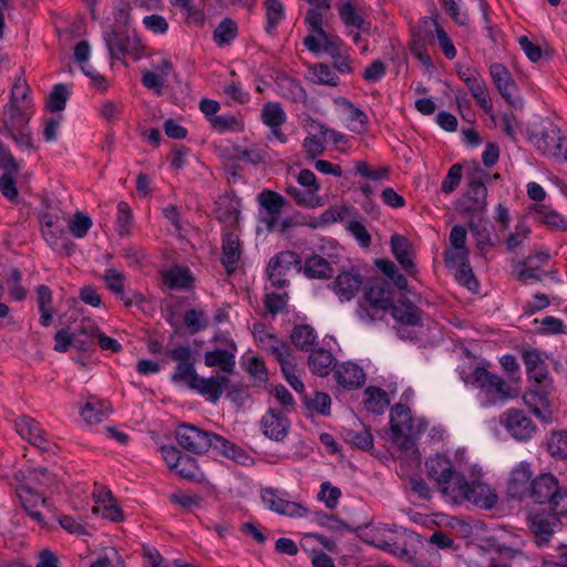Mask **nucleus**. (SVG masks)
<instances>
[{
	"mask_svg": "<svg viewBox=\"0 0 567 567\" xmlns=\"http://www.w3.org/2000/svg\"><path fill=\"white\" fill-rule=\"evenodd\" d=\"M533 475V471L530 465L526 462H522L517 465L511 474L507 484V495L514 499H524L528 497L530 489V482Z\"/></svg>",
	"mask_w": 567,
	"mask_h": 567,
	"instance_id": "f3484780",
	"label": "nucleus"
},
{
	"mask_svg": "<svg viewBox=\"0 0 567 567\" xmlns=\"http://www.w3.org/2000/svg\"><path fill=\"white\" fill-rule=\"evenodd\" d=\"M258 200L272 219H276L280 215L286 204V199L282 195L270 189H264L258 195Z\"/></svg>",
	"mask_w": 567,
	"mask_h": 567,
	"instance_id": "ea45409f",
	"label": "nucleus"
},
{
	"mask_svg": "<svg viewBox=\"0 0 567 567\" xmlns=\"http://www.w3.org/2000/svg\"><path fill=\"white\" fill-rule=\"evenodd\" d=\"M393 305V290L389 284L375 280L363 290V297L358 303L357 316L364 323L381 320Z\"/></svg>",
	"mask_w": 567,
	"mask_h": 567,
	"instance_id": "f03ea898",
	"label": "nucleus"
},
{
	"mask_svg": "<svg viewBox=\"0 0 567 567\" xmlns=\"http://www.w3.org/2000/svg\"><path fill=\"white\" fill-rule=\"evenodd\" d=\"M260 116L267 126H281L287 120L286 112L278 102L265 103Z\"/></svg>",
	"mask_w": 567,
	"mask_h": 567,
	"instance_id": "79ce46f5",
	"label": "nucleus"
},
{
	"mask_svg": "<svg viewBox=\"0 0 567 567\" xmlns=\"http://www.w3.org/2000/svg\"><path fill=\"white\" fill-rule=\"evenodd\" d=\"M111 413V405L107 401H102L95 396H90L81 411V415L86 423L97 424Z\"/></svg>",
	"mask_w": 567,
	"mask_h": 567,
	"instance_id": "c85d7f7f",
	"label": "nucleus"
},
{
	"mask_svg": "<svg viewBox=\"0 0 567 567\" xmlns=\"http://www.w3.org/2000/svg\"><path fill=\"white\" fill-rule=\"evenodd\" d=\"M22 272L18 268H12L7 278L9 293L12 299L22 301L28 295V290L21 285Z\"/></svg>",
	"mask_w": 567,
	"mask_h": 567,
	"instance_id": "603ef678",
	"label": "nucleus"
},
{
	"mask_svg": "<svg viewBox=\"0 0 567 567\" xmlns=\"http://www.w3.org/2000/svg\"><path fill=\"white\" fill-rule=\"evenodd\" d=\"M176 440L178 444L188 452L203 454L210 447L218 451L224 456L244 464L248 458L245 451L225 437L208 431L200 430L190 424H181L176 430Z\"/></svg>",
	"mask_w": 567,
	"mask_h": 567,
	"instance_id": "f257e3e1",
	"label": "nucleus"
},
{
	"mask_svg": "<svg viewBox=\"0 0 567 567\" xmlns=\"http://www.w3.org/2000/svg\"><path fill=\"white\" fill-rule=\"evenodd\" d=\"M429 476L436 482L440 492L449 501L447 488H453L460 484L458 480L464 477L462 473L456 472L452 461L445 455L436 454L430 457L425 463Z\"/></svg>",
	"mask_w": 567,
	"mask_h": 567,
	"instance_id": "423d86ee",
	"label": "nucleus"
},
{
	"mask_svg": "<svg viewBox=\"0 0 567 567\" xmlns=\"http://www.w3.org/2000/svg\"><path fill=\"white\" fill-rule=\"evenodd\" d=\"M363 403L368 411L374 414H382L390 402L384 390L375 386H369L364 390Z\"/></svg>",
	"mask_w": 567,
	"mask_h": 567,
	"instance_id": "c9c22d12",
	"label": "nucleus"
},
{
	"mask_svg": "<svg viewBox=\"0 0 567 567\" xmlns=\"http://www.w3.org/2000/svg\"><path fill=\"white\" fill-rule=\"evenodd\" d=\"M209 122L212 127L218 133L239 130V122L234 115H215L209 117Z\"/></svg>",
	"mask_w": 567,
	"mask_h": 567,
	"instance_id": "680f3d73",
	"label": "nucleus"
},
{
	"mask_svg": "<svg viewBox=\"0 0 567 567\" xmlns=\"http://www.w3.org/2000/svg\"><path fill=\"white\" fill-rule=\"evenodd\" d=\"M260 427L268 439L282 442L289 433L290 421L282 411L271 408L262 415Z\"/></svg>",
	"mask_w": 567,
	"mask_h": 567,
	"instance_id": "4468645a",
	"label": "nucleus"
},
{
	"mask_svg": "<svg viewBox=\"0 0 567 567\" xmlns=\"http://www.w3.org/2000/svg\"><path fill=\"white\" fill-rule=\"evenodd\" d=\"M340 497L341 491L339 487L331 486L329 482H324L321 484L318 498L320 501H323L328 508L333 509L337 506V503Z\"/></svg>",
	"mask_w": 567,
	"mask_h": 567,
	"instance_id": "69168bd1",
	"label": "nucleus"
},
{
	"mask_svg": "<svg viewBox=\"0 0 567 567\" xmlns=\"http://www.w3.org/2000/svg\"><path fill=\"white\" fill-rule=\"evenodd\" d=\"M544 272L542 269H539L538 266H533V259H526L519 264V269L517 270V279L523 284H529L540 280Z\"/></svg>",
	"mask_w": 567,
	"mask_h": 567,
	"instance_id": "13d9d810",
	"label": "nucleus"
},
{
	"mask_svg": "<svg viewBox=\"0 0 567 567\" xmlns=\"http://www.w3.org/2000/svg\"><path fill=\"white\" fill-rule=\"evenodd\" d=\"M458 482L457 486L447 488L449 502L454 504L468 502L483 509H491L497 504V494L487 484L481 481L468 482L465 476L461 477Z\"/></svg>",
	"mask_w": 567,
	"mask_h": 567,
	"instance_id": "7ed1b4c3",
	"label": "nucleus"
},
{
	"mask_svg": "<svg viewBox=\"0 0 567 567\" xmlns=\"http://www.w3.org/2000/svg\"><path fill=\"white\" fill-rule=\"evenodd\" d=\"M91 227L92 219L81 212H76L69 221V230L75 238H83Z\"/></svg>",
	"mask_w": 567,
	"mask_h": 567,
	"instance_id": "6e6d98bb",
	"label": "nucleus"
},
{
	"mask_svg": "<svg viewBox=\"0 0 567 567\" xmlns=\"http://www.w3.org/2000/svg\"><path fill=\"white\" fill-rule=\"evenodd\" d=\"M390 426L392 442L404 451L413 446V441L422 432L420 427L414 429L410 408L401 403L391 409Z\"/></svg>",
	"mask_w": 567,
	"mask_h": 567,
	"instance_id": "39448f33",
	"label": "nucleus"
},
{
	"mask_svg": "<svg viewBox=\"0 0 567 567\" xmlns=\"http://www.w3.org/2000/svg\"><path fill=\"white\" fill-rule=\"evenodd\" d=\"M290 339L296 348L302 351H311L316 344L317 333L309 324H298L292 329Z\"/></svg>",
	"mask_w": 567,
	"mask_h": 567,
	"instance_id": "f704fd0d",
	"label": "nucleus"
},
{
	"mask_svg": "<svg viewBox=\"0 0 567 567\" xmlns=\"http://www.w3.org/2000/svg\"><path fill=\"white\" fill-rule=\"evenodd\" d=\"M499 423L517 441H529L536 433L534 421L519 409H509L499 416Z\"/></svg>",
	"mask_w": 567,
	"mask_h": 567,
	"instance_id": "9d476101",
	"label": "nucleus"
},
{
	"mask_svg": "<svg viewBox=\"0 0 567 567\" xmlns=\"http://www.w3.org/2000/svg\"><path fill=\"white\" fill-rule=\"evenodd\" d=\"M302 403L310 413L330 414L331 398L324 392L316 391L312 395L303 393Z\"/></svg>",
	"mask_w": 567,
	"mask_h": 567,
	"instance_id": "4c0bfd02",
	"label": "nucleus"
},
{
	"mask_svg": "<svg viewBox=\"0 0 567 567\" xmlns=\"http://www.w3.org/2000/svg\"><path fill=\"white\" fill-rule=\"evenodd\" d=\"M338 12L341 21L347 28H355L358 30H368L370 23L359 13L355 4L351 0H346L338 6Z\"/></svg>",
	"mask_w": 567,
	"mask_h": 567,
	"instance_id": "2f4dec72",
	"label": "nucleus"
},
{
	"mask_svg": "<svg viewBox=\"0 0 567 567\" xmlns=\"http://www.w3.org/2000/svg\"><path fill=\"white\" fill-rule=\"evenodd\" d=\"M489 73L499 94L509 105L515 106L517 87L509 71L501 63H493Z\"/></svg>",
	"mask_w": 567,
	"mask_h": 567,
	"instance_id": "6ab92c4d",
	"label": "nucleus"
},
{
	"mask_svg": "<svg viewBox=\"0 0 567 567\" xmlns=\"http://www.w3.org/2000/svg\"><path fill=\"white\" fill-rule=\"evenodd\" d=\"M461 179H462V165L461 164L452 165L447 172V175L445 176L444 181L442 182L441 190L445 194H451L460 185Z\"/></svg>",
	"mask_w": 567,
	"mask_h": 567,
	"instance_id": "e2e57ef3",
	"label": "nucleus"
},
{
	"mask_svg": "<svg viewBox=\"0 0 567 567\" xmlns=\"http://www.w3.org/2000/svg\"><path fill=\"white\" fill-rule=\"evenodd\" d=\"M550 519L555 520L556 516L549 517L542 514H534L528 519L529 529L534 534L538 546L546 544L554 533Z\"/></svg>",
	"mask_w": 567,
	"mask_h": 567,
	"instance_id": "7c9ffc66",
	"label": "nucleus"
},
{
	"mask_svg": "<svg viewBox=\"0 0 567 567\" xmlns=\"http://www.w3.org/2000/svg\"><path fill=\"white\" fill-rule=\"evenodd\" d=\"M388 535H381L379 532H377L373 535L372 544L385 551H389L391 554H398L400 550H402L401 546L396 542V535L393 529H386Z\"/></svg>",
	"mask_w": 567,
	"mask_h": 567,
	"instance_id": "5fc2aeb1",
	"label": "nucleus"
},
{
	"mask_svg": "<svg viewBox=\"0 0 567 567\" xmlns=\"http://www.w3.org/2000/svg\"><path fill=\"white\" fill-rule=\"evenodd\" d=\"M455 279L468 290H476L478 282L473 274L470 262L458 266L455 271Z\"/></svg>",
	"mask_w": 567,
	"mask_h": 567,
	"instance_id": "338daca9",
	"label": "nucleus"
},
{
	"mask_svg": "<svg viewBox=\"0 0 567 567\" xmlns=\"http://www.w3.org/2000/svg\"><path fill=\"white\" fill-rule=\"evenodd\" d=\"M342 439L346 443L350 444L362 451H369L373 446V436L365 426L360 429H343Z\"/></svg>",
	"mask_w": 567,
	"mask_h": 567,
	"instance_id": "72a5a7b5",
	"label": "nucleus"
},
{
	"mask_svg": "<svg viewBox=\"0 0 567 567\" xmlns=\"http://www.w3.org/2000/svg\"><path fill=\"white\" fill-rule=\"evenodd\" d=\"M29 91L30 87L27 80L22 75L17 76L11 87L8 103L32 106V103L28 97Z\"/></svg>",
	"mask_w": 567,
	"mask_h": 567,
	"instance_id": "3c124183",
	"label": "nucleus"
},
{
	"mask_svg": "<svg viewBox=\"0 0 567 567\" xmlns=\"http://www.w3.org/2000/svg\"><path fill=\"white\" fill-rule=\"evenodd\" d=\"M468 227L478 250L484 252L488 250V248L493 247L494 244L492 243L491 234L488 229L481 224V221H474L472 218L468 221Z\"/></svg>",
	"mask_w": 567,
	"mask_h": 567,
	"instance_id": "09e8293b",
	"label": "nucleus"
},
{
	"mask_svg": "<svg viewBox=\"0 0 567 567\" xmlns=\"http://www.w3.org/2000/svg\"><path fill=\"white\" fill-rule=\"evenodd\" d=\"M547 450L556 460L567 458V435L565 431H553L547 439Z\"/></svg>",
	"mask_w": 567,
	"mask_h": 567,
	"instance_id": "a18cd8bd",
	"label": "nucleus"
},
{
	"mask_svg": "<svg viewBox=\"0 0 567 567\" xmlns=\"http://www.w3.org/2000/svg\"><path fill=\"white\" fill-rule=\"evenodd\" d=\"M520 355L526 367L527 375L530 380L542 388H547L550 384L548 371L542 354L529 347H524L520 350Z\"/></svg>",
	"mask_w": 567,
	"mask_h": 567,
	"instance_id": "dca6fc26",
	"label": "nucleus"
},
{
	"mask_svg": "<svg viewBox=\"0 0 567 567\" xmlns=\"http://www.w3.org/2000/svg\"><path fill=\"white\" fill-rule=\"evenodd\" d=\"M205 364L209 368L219 367L225 373L234 371L236 361L234 354L224 349H216L205 353Z\"/></svg>",
	"mask_w": 567,
	"mask_h": 567,
	"instance_id": "e433bc0d",
	"label": "nucleus"
},
{
	"mask_svg": "<svg viewBox=\"0 0 567 567\" xmlns=\"http://www.w3.org/2000/svg\"><path fill=\"white\" fill-rule=\"evenodd\" d=\"M194 384H190V389L197 391L199 394L205 396L208 401L216 403L221 396L224 391H228L227 396L235 399L237 390L230 384V380L226 375H216L210 378L199 377L194 378Z\"/></svg>",
	"mask_w": 567,
	"mask_h": 567,
	"instance_id": "ddd939ff",
	"label": "nucleus"
},
{
	"mask_svg": "<svg viewBox=\"0 0 567 567\" xmlns=\"http://www.w3.org/2000/svg\"><path fill=\"white\" fill-rule=\"evenodd\" d=\"M237 37V24L230 18H225L214 30L213 38L218 47L229 44Z\"/></svg>",
	"mask_w": 567,
	"mask_h": 567,
	"instance_id": "37998d69",
	"label": "nucleus"
},
{
	"mask_svg": "<svg viewBox=\"0 0 567 567\" xmlns=\"http://www.w3.org/2000/svg\"><path fill=\"white\" fill-rule=\"evenodd\" d=\"M310 79L313 83L328 86H337L339 76L326 63H317L309 69Z\"/></svg>",
	"mask_w": 567,
	"mask_h": 567,
	"instance_id": "a19ab883",
	"label": "nucleus"
},
{
	"mask_svg": "<svg viewBox=\"0 0 567 567\" xmlns=\"http://www.w3.org/2000/svg\"><path fill=\"white\" fill-rule=\"evenodd\" d=\"M9 136L14 141L16 145L22 151H35L32 133L28 127L17 130L14 132H8Z\"/></svg>",
	"mask_w": 567,
	"mask_h": 567,
	"instance_id": "0e129e2a",
	"label": "nucleus"
},
{
	"mask_svg": "<svg viewBox=\"0 0 567 567\" xmlns=\"http://www.w3.org/2000/svg\"><path fill=\"white\" fill-rule=\"evenodd\" d=\"M104 40L112 59H121L125 54H131L134 59H140L143 51L141 40L136 35H130L125 31L111 30L105 32Z\"/></svg>",
	"mask_w": 567,
	"mask_h": 567,
	"instance_id": "f8f14e48",
	"label": "nucleus"
},
{
	"mask_svg": "<svg viewBox=\"0 0 567 567\" xmlns=\"http://www.w3.org/2000/svg\"><path fill=\"white\" fill-rule=\"evenodd\" d=\"M184 322L190 334H195L205 330L208 326V320L203 310L190 309L184 316Z\"/></svg>",
	"mask_w": 567,
	"mask_h": 567,
	"instance_id": "864d4df0",
	"label": "nucleus"
},
{
	"mask_svg": "<svg viewBox=\"0 0 567 567\" xmlns=\"http://www.w3.org/2000/svg\"><path fill=\"white\" fill-rule=\"evenodd\" d=\"M133 223V216L130 205L126 202L121 200L117 204V231L121 236H127L131 233V226Z\"/></svg>",
	"mask_w": 567,
	"mask_h": 567,
	"instance_id": "4d7b16f0",
	"label": "nucleus"
},
{
	"mask_svg": "<svg viewBox=\"0 0 567 567\" xmlns=\"http://www.w3.org/2000/svg\"><path fill=\"white\" fill-rule=\"evenodd\" d=\"M0 168L3 172L0 176V192L7 199L13 202L19 196L17 176L21 165L2 141H0Z\"/></svg>",
	"mask_w": 567,
	"mask_h": 567,
	"instance_id": "6e6552de",
	"label": "nucleus"
},
{
	"mask_svg": "<svg viewBox=\"0 0 567 567\" xmlns=\"http://www.w3.org/2000/svg\"><path fill=\"white\" fill-rule=\"evenodd\" d=\"M309 367L315 374L326 377L332 368L336 369V359L332 353L326 349H318L309 355Z\"/></svg>",
	"mask_w": 567,
	"mask_h": 567,
	"instance_id": "473e14b6",
	"label": "nucleus"
},
{
	"mask_svg": "<svg viewBox=\"0 0 567 567\" xmlns=\"http://www.w3.org/2000/svg\"><path fill=\"white\" fill-rule=\"evenodd\" d=\"M363 285V278L358 272L352 270H343L338 274L332 282V290L342 300H351Z\"/></svg>",
	"mask_w": 567,
	"mask_h": 567,
	"instance_id": "aec40b11",
	"label": "nucleus"
},
{
	"mask_svg": "<svg viewBox=\"0 0 567 567\" xmlns=\"http://www.w3.org/2000/svg\"><path fill=\"white\" fill-rule=\"evenodd\" d=\"M99 332V326L90 318H83L73 333L74 348L80 351H89L94 344Z\"/></svg>",
	"mask_w": 567,
	"mask_h": 567,
	"instance_id": "a878e982",
	"label": "nucleus"
},
{
	"mask_svg": "<svg viewBox=\"0 0 567 567\" xmlns=\"http://www.w3.org/2000/svg\"><path fill=\"white\" fill-rule=\"evenodd\" d=\"M167 354L173 361L177 363L171 378L172 381L176 384L187 382V385L190 388V384L195 383L194 378H199L195 369L196 359L192 352L190 347L178 346L168 350Z\"/></svg>",
	"mask_w": 567,
	"mask_h": 567,
	"instance_id": "9b49d317",
	"label": "nucleus"
},
{
	"mask_svg": "<svg viewBox=\"0 0 567 567\" xmlns=\"http://www.w3.org/2000/svg\"><path fill=\"white\" fill-rule=\"evenodd\" d=\"M241 247L239 236L233 231H227L223 236L221 244V264L227 274H233L240 260Z\"/></svg>",
	"mask_w": 567,
	"mask_h": 567,
	"instance_id": "5701e85b",
	"label": "nucleus"
},
{
	"mask_svg": "<svg viewBox=\"0 0 567 567\" xmlns=\"http://www.w3.org/2000/svg\"><path fill=\"white\" fill-rule=\"evenodd\" d=\"M392 317L403 326H419L422 320V311L409 301H400L390 308Z\"/></svg>",
	"mask_w": 567,
	"mask_h": 567,
	"instance_id": "bb28decb",
	"label": "nucleus"
},
{
	"mask_svg": "<svg viewBox=\"0 0 567 567\" xmlns=\"http://www.w3.org/2000/svg\"><path fill=\"white\" fill-rule=\"evenodd\" d=\"M528 497L534 503L548 504L555 511L563 499L558 480L550 473H543L530 482Z\"/></svg>",
	"mask_w": 567,
	"mask_h": 567,
	"instance_id": "0eeeda50",
	"label": "nucleus"
},
{
	"mask_svg": "<svg viewBox=\"0 0 567 567\" xmlns=\"http://www.w3.org/2000/svg\"><path fill=\"white\" fill-rule=\"evenodd\" d=\"M288 295L285 293H267L264 305L269 313L272 316L281 312L287 306Z\"/></svg>",
	"mask_w": 567,
	"mask_h": 567,
	"instance_id": "774afa93",
	"label": "nucleus"
},
{
	"mask_svg": "<svg viewBox=\"0 0 567 567\" xmlns=\"http://www.w3.org/2000/svg\"><path fill=\"white\" fill-rule=\"evenodd\" d=\"M523 400L535 416L546 423L551 421V410L548 401V390H546V388L526 391L523 395Z\"/></svg>",
	"mask_w": 567,
	"mask_h": 567,
	"instance_id": "412c9836",
	"label": "nucleus"
},
{
	"mask_svg": "<svg viewBox=\"0 0 567 567\" xmlns=\"http://www.w3.org/2000/svg\"><path fill=\"white\" fill-rule=\"evenodd\" d=\"M104 280H105L107 288L113 293H115L118 298H121L123 296L124 281H125V276L123 272H121L114 268L106 269V271L104 274Z\"/></svg>",
	"mask_w": 567,
	"mask_h": 567,
	"instance_id": "052dcab7",
	"label": "nucleus"
},
{
	"mask_svg": "<svg viewBox=\"0 0 567 567\" xmlns=\"http://www.w3.org/2000/svg\"><path fill=\"white\" fill-rule=\"evenodd\" d=\"M391 250L404 271L409 276H415L417 269L414 262L415 251L412 243L406 237L394 234L391 237Z\"/></svg>",
	"mask_w": 567,
	"mask_h": 567,
	"instance_id": "a211bd4d",
	"label": "nucleus"
},
{
	"mask_svg": "<svg viewBox=\"0 0 567 567\" xmlns=\"http://www.w3.org/2000/svg\"><path fill=\"white\" fill-rule=\"evenodd\" d=\"M303 274L306 277L311 279H329L333 275V268L331 264L319 255H312L305 260Z\"/></svg>",
	"mask_w": 567,
	"mask_h": 567,
	"instance_id": "cd10ccee",
	"label": "nucleus"
},
{
	"mask_svg": "<svg viewBox=\"0 0 567 567\" xmlns=\"http://www.w3.org/2000/svg\"><path fill=\"white\" fill-rule=\"evenodd\" d=\"M17 432L27 439L33 445L48 450L45 446L47 439L44 437V431L40 427V424L32 417L22 415L16 420Z\"/></svg>",
	"mask_w": 567,
	"mask_h": 567,
	"instance_id": "393cba45",
	"label": "nucleus"
},
{
	"mask_svg": "<svg viewBox=\"0 0 567 567\" xmlns=\"http://www.w3.org/2000/svg\"><path fill=\"white\" fill-rule=\"evenodd\" d=\"M463 380L465 383H471L484 392L492 404L516 396L512 386L502 377L491 373L484 367L477 365L471 375Z\"/></svg>",
	"mask_w": 567,
	"mask_h": 567,
	"instance_id": "20e7f679",
	"label": "nucleus"
},
{
	"mask_svg": "<svg viewBox=\"0 0 567 567\" xmlns=\"http://www.w3.org/2000/svg\"><path fill=\"white\" fill-rule=\"evenodd\" d=\"M165 285L171 289L187 290L192 288L194 278L189 269L184 267H174L162 272Z\"/></svg>",
	"mask_w": 567,
	"mask_h": 567,
	"instance_id": "c756f323",
	"label": "nucleus"
},
{
	"mask_svg": "<svg viewBox=\"0 0 567 567\" xmlns=\"http://www.w3.org/2000/svg\"><path fill=\"white\" fill-rule=\"evenodd\" d=\"M293 267L301 270V258L295 251L285 250L272 257L267 266L268 279L271 286L277 289L285 288L289 282L286 276Z\"/></svg>",
	"mask_w": 567,
	"mask_h": 567,
	"instance_id": "1a4fd4ad",
	"label": "nucleus"
},
{
	"mask_svg": "<svg viewBox=\"0 0 567 567\" xmlns=\"http://www.w3.org/2000/svg\"><path fill=\"white\" fill-rule=\"evenodd\" d=\"M31 106L7 103L4 105L2 123L7 132H14L29 126Z\"/></svg>",
	"mask_w": 567,
	"mask_h": 567,
	"instance_id": "4be33fe9",
	"label": "nucleus"
},
{
	"mask_svg": "<svg viewBox=\"0 0 567 567\" xmlns=\"http://www.w3.org/2000/svg\"><path fill=\"white\" fill-rule=\"evenodd\" d=\"M286 192L299 206L313 208L321 205L320 197L306 189L301 190L299 187L290 185Z\"/></svg>",
	"mask_w": 567,
	"mask_h": 567,
	"instance_id": "8fccbe9b",
	"label": "nucleus"
},
{
	"mask_svg": "<svg viewBox=\"0 0 567 567\" xmlns=\"http://www.w3.org/2000/svg\"><path fill=\"white\" fill-rule=\"evenodd\" d=\"M466 86L471 92L472 96L475 99L477 104L486 112L491 113L493 110L492 101L488 96L487 87L481 75L473 78L467 81Z\"/></svg>",
	"mask_w": 567,
	"mask_h": 567,
	"instance_id": "58836bf2",
	"label": "nucleus"
},
{
	"mask_svg": "<svg viewBox=\"0 0 567 567\" xmlns=\"http://www.w3.org/2000/svg\"><path fill=\"white\" fill-rule=\"evenodd\" d=\"M175 472L181 477L192 482H199L204 478V474L198 468L196 460L187 454H184V456H182Z\"/></svg>",
	"mask_w": 567,
	"mask_h": 567,
	"instance_id": "c03bdc74",
	"label": "nucleus"
},
{
	"mask_svg": "<svg viewBox=\"0 0 567 567\" xmlns=\"http://www.w3.org/2000/svg\"><path fill=\"white\" fill-rule=\"evenodd\" d=\"M267 25L266 31L271 33L285 18V7L280 0H265Z\"/></svg>",
	"mask_w": 567,
	"mask_h": 567,
	"instance_id": "de8ad7c7",
	"label": "nucleus"
},
{
	"mask_svg": "<svg viewBox=\"0 0 567 567\" xmlns=\"http://www.w3.org/2000/svg\"><path fill=\"white\" fill-rule=\"evenodd\" d=\"M17 496L25 513L40 525H45V520L40 511L41 507L51 509L47 498L30 486L21 485L17 488Z\"/></svg>",
	"mask_w": 567,
	"mask_h": 567,
	"instance_id": "2eb2a0df",
	"label": "nucleus"
},
{
	"mask_svg": "<svg viewBox=\"0 0 567 567\" xmlns=\"http://www.w3.org/2000/svg\"><path fill=\"white\" fill-rule=\"evenodd\" d=\"M333 375L337 383L348 390L360 388L365 381L363 370L351 362L336 367Z\"/></svg>",
	"mask_w": 567,
	"mask_h": 567,
	"instance_id": "b1692460",
	"label": "nucleus"
},
{
	"mask_svg": "<svg viewBox=\"0 0 567 567\" xmlns=\"http://www.w3.org/2000/svg\"><path fill=\"white\" fill-rule=\"evenodd\" d=\"M69 95L70 92L66 85L55 84L47 99L48 111L52 113L63 111L65 109Z\"/></svg>",
	"mask_w": 567,
	"mask_h": 567,
	"instance_id": "49530a36",
	"label": "nucleus"
},
{
	"mask_svg": "<svg viewBox=\"0 0 567 567\" xmlns=\"http://www.w3.org/2000/svg\"><path fill=\"white\" fill-rule=\"evenodd\" d=\"M487 188L481 177H473L467 186L465 199L486 205Z\"/></svg>",
	"mask_w": 567,
	"mask_h": 567,
	"instance_id": "bf43d9fd",
	"label": "nucleus"
}]
</instances>
